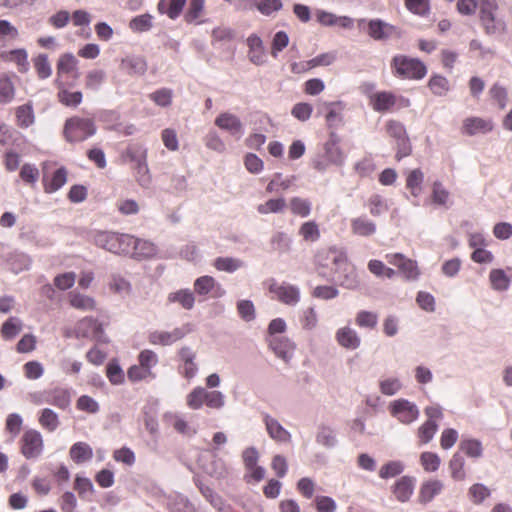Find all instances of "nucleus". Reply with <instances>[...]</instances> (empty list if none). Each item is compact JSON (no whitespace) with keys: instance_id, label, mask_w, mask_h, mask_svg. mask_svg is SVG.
<instances>
[{"instance_id":"61","label":"nucleus","mask_w":512,"mask_h":512,"mask_svg":"<svg viewBox=\"0 0 512 512\" xmlns=\"http://www.w3.org/2000/svg\"><path fill=\"white\" fill-rule=\"evenodd\" d=\"M327 110L325 119L328 127H334L341 122V111L340 103H325Z\"/></svg>"},{"instance_id":"12","label":"nucleus","mask_w":512,"mask_h":512,"mask_svg":"<svg viewBox=\"0 0 512 512\" xmlns=\"http://www.w3.org/2000/svg\"><path fill=\"white\" fill-rule=\"evenodd\" d=\"M72 85L64 80H55L58 101L66 107L76 108L82 103L83 94L81 91H70Z\"/></svg>"},{"instance_id":"13","label":"nucleus","mask_w":512,"mask_h":512,"mask_svg":"<svg viewBox=\"0 0 512 512\" xmlns=\"http://www.w3.org/2000/svg\"><path fill=\"white\" fill-rule=\"evenodd\" d=\"M391 68L395 76L402 79L416 78V59L405 55H396L392 59Z\"/></svg>"},{"instance_id":"14","label":"nucleus","mask_w":512,"mask_h":512,"mask_svg":"<svg viewBox=\"0 0 512 512\" xmlns=\"http://www.w3.org/2000/svg\"><path fill=\"white\" fill-rule=\"evenodd\" d=\"M79 61L72 53H64L59 56L56 71L57 76L55 80H63L65 75L71 74L74 80L79 78Z\"/></svg>"},{"instance_id":"62","label":"nucleus","mask_w":512,"mask_h":512,"mask_svg":"<svg viewBox=\"0 0 512 512\" xmlns=\"http://www.w3.org/2000/svg\"><path fill=\"white\" fill-rule=\"evenodd\" d=\"M23 372L27 379L37 380L43 376L44 367L39 361L32 360L23 365Z\"/></svg>"},{"instance_id":"23","label":"nucleus","mask_w":512,"mask_h":512,"mask_svg":"<svg viewBox=\"0 0 512 512\" xmlns=\"http://www.w3.org/2000/svg\"><path fill=\"white\" fill-rule=\"evenodd\" d=\"M493 130V123L479 117H469L463 122L462 133L473 136L478 133L486 134Z\"/></svg>"},{"instance_id":"43","label":"nucleus","mask_w":512,"mask_h":512,"mask_svg":"<svg viewBox=\"0 0 512 512\" xmlns=\"http://www.w3.org/2000/svg\"><path fill=\"white\" fill-rule=\"evenodd\" d=\"M393 493L399 501H407L413 493V483L408 477L399 479L393 489Z\"/></svg>"},{"instance_id":"26","label":"nucleus","mask_w":512,"mask_h":512,"mask_svg":"<svg viewBox=\"0 0 512 512\" xmlns=\"http://www.w3.org/2000/svg\"><path fill=\"white\" fill-rule=\"evenodd\" d=\"M336 340L341 347L349 350L359 348L361 343V339L357 332L350 327H342L338 329L336 332Z\"/></svg>"},{"instance_id":"21","label":"nucleus","mask_w":512,"mask_h":512,"mask_svg":"<svg viewBox=\"0 0 512 512\" xmlns=\"http://www.w3.org/2000/svg\"><path fill=\"white\" fill-rule=\"evenodd\" d=\"M387 262L398 268L399 272L407 279L414 278L415 265L411 259L401 253H389L385 256Z\"/></svg>"},{"instance_id":"42","label":"nucleus","mask_w":512,"mask_h":512,"mask_svg":"<svg viewBox=\"0 0 512 512\" xmlns=\"http://www.w3.org/2000/svg\"><path fill=\"white\" fill-rule=\"evenodd\" d=\"M106 74L101 69H93L86 73L84 86L87 90L98 91L104 83Z\"/></svg>"},{"instance_id":"50","label":"nucleus","mask_w":512,"mask_h":512,"mask_svg":"<svg viewBox=\"0 0 512 512\" xmlns=\"http://www.w3.org/2000/svg\"><path fill=\"white\" fill-rule=\"evenodd\" d=\"M286 208V201L284 198H276L269 199L266 202L259 204L257 206V211L260 214H269V213H280L283 212Z\"/></svg>"},{"instance_id":"49","label":"nucleus","mask_w":512,"mask_h":512,"mask_svg":"<svg viewBox=\"0 0 512 512\" xmlns=\"http://www.w3.org/2000/svg\"><path fill=\"white\" fill-rule=\"evenodd\" d=\"M15 87L7 75L0 76V103L7 104L14 99Z\"/></svg>"},{"instance_id":"60","label":"nucleus","mask_w":512,"mask_h":512,"mask_svg":"<svg viewBox=\"0 0 512 512\" xmlns=\"http://www.w3.org/2000/svg\"><path fill=\"white\" fill-rule=\"evenodd\" d=\"M291 212L300 217H307L311 212V203L307 199L293 197L290 200Z\"/></svg>"},{"instance_id":"24","label":"nucleus","mask_w":512,"mask_h":512,"mask_svg":"<svg viewBox=\"0 0 512 512\" xmlns=\"http://www.w3.org/2000/svg\"><path fill=\"white\" fill-rule=\"evenodd\" d=\"M68 171L65 167L57 169L51 176H43V188L46 193L58 191L67 182Z\"/></svg>"},{"instance_id":"25","label":"nucleus","mask_w":512,"mask_h":512,"mask_svg":"<svg viewBox=\"0 0 512 512\" xmlns=\"http://www.w3.org/2000/svg\"><path fill=\"white\" fill-rule=\"evenodd\" d=\"M264 422L266 430L273 440L281 443L290 442L291 434L276 419L265 415Z\"/></svg>"},{"instance_id":"37","label":"nucleus","mask_w":512,"mask_h":512,"mask_svg":"<svg viewBox=\"0 0 512 512\" xmlns=\"http://www.w3.org/2000/svg\"><path fill=\"white\" fill-rule=\"evenodd\" d=\"M121 68L130 75H143L147 70V63L142 57H127L122 60Z\"/></svg>"},{"instance_id":"36","label":"nucleus","mask_w":512,"mask_h":512,"mask_svg":"<svg viewBox=\"0 0 512 512\" xmlns=\"http://www.w3.org/2000/svg\"><path fill=\"white\" fill-rule=\"evenodd\" d=\"M131 252L135 257L149 258L155 255V245L147 240L138 239L133 236V242L131 243Z\"/></svg>"},{"instance_id":"22","label":"nucleus","mask_w":512,"mask_h":512,"mask_svg":"<svg viewBox=\"0 0 512 512\" xmlns=\"http://www.w3.org/2000/svg\"><path fill=\"white\" fill-rule=\"evenodd\" d=\"M247 46L249 60L255 65H263L266 61V54L262 39L256 34H251L247 38Z\"/></svg>"},{"instance_id":"28","label":"nucleus","mask_w":512,"mask_h":512,"mask_svg":"<svg viewBox=\"0 0 512 512\" xmlns=\"http://www.w3.org/2000/svg\"><path fill=\"white\" fill-rule=\"evenodd\" d=\"M3 60L13 62L20 73H26L29 69L28 55L25 49H14L1 54Z\"/></svg>"},{"instance_id":"7","label":"nucleus","mask_w":512,"mask_h":512,"mask_svg":"<svg viewBox=\"0 0 512 512\" xmlns=\"http://www.w3.org/2000/svg\"><path fill=\"white\" fill-rule=\"evenodd\" d=\"M268 289L269 292L273 294V298L286 305L294 306L300 300V291L298 287L294 285L286 283L280 284L274 279H271L269 281Z\"/></svg>"},{"instance_id":"3","label":"nucleus","mask_w":512,"mask_h":512,"mask_svg":"<svg viewBox=\"0 0 512 512\" xmlns=\"http://www.w3.org/2000/svg\"><path fill=\"white\" fill-rule=\"evenodd\" d=\"M224 402V395L220 391H208L201 386L195 387L186 396V404L192 410H199L203 405L211 409H220Z\"/></svg>"},{"instance_id":"34","label":"nucleus","mask_w":512,"mask_h":512,"mask_svg":"<svg viewBox=\"0 0 512 512\" xmlns=\"http://www.w3.org/2000/svg\"><path fill=\"white\" fill-rule=\"evenodd\" d=\"M351 230L355 235L368 237L375 233L376 225L366 217L360 216L351 220Z\"/></svg>"},{"instance_id":"41","label":"nucleus","mask_w":512,"mask_h":512,"mask_svg":"<svg viewBox=\"0 0 512 512\" xmlns=\"http://www.w3.org/2000/svg\"><path fill=\"white\" fill-rule=\"evenodd\" d=\"M465 459L460 452L453 454L449 461V470L451 477L456 481H463L466 478L464 470Z\"/></svg>"},{"instance_id":"57","label":"nucleus","mask_w":512,"mask_h":512,"mask_svg":"<svg viewBox=\"0 0 512 512\" xmlns=\"http://www.w3.org/2000/svg\"><path fill=\"white\" fill-rule=\"evenodd\" d=\"M127 377L129 381L135 383L139 382L148 378H153L154 374L152 370H148L147 368L143 367L142 365H132L127 370Z\"/></svg>"},{"instance_id":"55","label":"nucleus","mask_w":512,"mask_h":512,"mask_svg":"<svg viewBox=\"0 0 512 512\" xmlns=\"http://www.w3.org/2000/svg\"><path fill=\"white\" fill-rule=\"evenodd\" d=\"M39 170L34 164L25 163L19 172V176L23 182L34 187L39 178Z\"/></svg>"},{"instance_id":"27","label":"nucleus","mask_w":512,"mask_h":512,"mask_svg":"<svg viewBox=\"0 0 512 512\" xmlns=\"http://www.w3.org/2000/svg\"><path fill=\"white\" fill-rule=\"evenodd\" d=\"M70 459L76 464H82L93 458V449L86 442H76L69 450Z\"/></svg>"},{"instance_id":"19","label":"nucleus","mask_w":512,"mask_h":512,"mask_svg":"<svg viewBox=\"0 0 512 512\" xmlns=\"http://www.w3.org/2000/svg\"><path fill=\"white\" fill-rule=\"evenodd\" d=\"M334 264L337 265L341 270L345 272V275L334 277L333 280L337 282L339 285L347 288V289H355L358 287L357 275L345 259L340 257H335L333 260Z\"/></svg>"},{"instance_id":"29","label":"nucleus","mask_w":512,"mask_h":512,"mask_svg":"<svg viewBox=\"0 0 512 512\" xmlns=\"http://www.w3.org/2000/svg\"><path fill=\"white\" fill-rule=\"evenodd\" d=\"M450 199V193L448 190H446L442 183L436 181L433 183L432 187V193L431 195L425 199L424 205H436V206H445L448 208L447 205Z\"/></svg>"},{"instance_id":"4","label":"nucleus","mask_w":512,"mask_h":512,"mask_svg":"<svg viewBox=\"0 0 512 512\" xmlns=\"http://www.w3.org/2000/svg\"><path fill=\"white\" fill-rule=\"evenodd\" d=\"M387 135L394 139L397 146L396 159L399 161L411 153V146L406 136L404 126L397 121L390 120L385 125Z\"/></svg>"},{"instance_id":"5","label":"nucleus","mask_w":512,"mask_h":512,"mask_svg":"<svg viewBox=\"0 0 512 512\" xmlns=\"http://www.w3.org/2000/svg\"><path fill=\"white\" fill-rule=\"evenodd\" d=\"M74 334L76 338H86L105 342L103 325L93 317H84L79 320L75 325Z\"/></svg>"},{"instance_id":"35","label":"nucleus","mask_w":512,"mask_h":512,"mask_svg":"<svg viewBox=\"0 0 512 512\" xmlns=\"http://www.w3.org/2000/svg\"><path fill=\"white\" fill-rule=\"evenodd\" d=\"M38 422L48 432H54L60 425L58 414L50 408H44L39 411Z\"/></svg>"},{"instance_id":"48","label":"nucleus","mask_w":512,"mask_h":512,"mask_svg":"<svg viewBox=\"0 0 512 512\" xmlns=\"http://www.w3.org/2000/svg\"><path fill=\"white\" fill-rule=\"evenodd\" d=\"M22 330L21 320L16 317L7 319L1 327V336L5 340H11Z\"/></svg>"},{"instance_id":"47","label":"nucleus","mask_w":512,"mask_h":512,"mask_svg":"<svg viewBox=\"0 0 512 512\" xmlns=\"http://www.w3.org/2000/svg\"><path fill=\"white\" fill-rule=\"evenodd\" d=\"M32 61L38 78L47 79L51 76L52 68L46 54H39Z\"/></svg>"},{"instance_id":"16","label":"nucleus","mask_w":512,"mask_h":512,"mask_svg":"<svg viewBox=\"0 0 512 512\" xmlns=\"http://www.w3.org/2000/svg\"><path fill=\"white\" fill-rule=\"evenodd\" d=\"M215 125L221 130H225L238 138L243 134V125L241 120L236 115L229 112L219 114L215 119Z\"/></svg>"},{"instance_id":"45","label":"nucleus","mask_w":512,"mask_h":512,"mask_svg":"<svg viewBox=\"0 0 512 512\" xmlns=\"http://www.w3.org/2000/svg\"><path fill=\"white\" fill-rule=\"evenodd\" d=\"M15 115L19 127L27 128L34 123V112L30 103L17 107Z\"/></svg>"},{"instance_id":"15","label":"nucleus","mask_w":512,"mask_h":512,"mask_svg":"<svg viewBox=\"0 0 512 512\" xmlns=\"http://www.w3.org/2000/svg\"><path fill=\"white\" fill-rule=\"evenodd\" d=\"M45 403L53 405L61 410H66L71 404L70 390L63 387H54L43 392Z\"/></svg>"},{"instance_id":"11","label":"nucleus","mask_w":512,"mask_h":512,"mask_svg":"<svg viewBox=\"0 0 512 512\" xmlns=\"http://www.w3.org/2000/svg\"><path fill=\"white\" fill-rule=\"evenodd\" d=\"M194 291L199 296L210 294L213 298H220L225 295V290L216 279L209 275H204L194 281Z\"/></svg>"},{"instance_id":"58","label":"nucleus","mask_w":512,"mask_h":512,"mask_svg":"<svg viewBox=\"0 0 512 512\" xmlns=\"http://www.w3.org/2000/svg\"><path fill=\"white\" fill-rule=\"evenodd\" d=\"M152 27V16L150 14H142L134 17L129 22V28L134 32H145Z\"/></svg>"},{"instance_id":"44","label":"nucleus","mask_w":512,"mask_h":512,"mask_svg":"<svg viewBox=\"0 0 512 512\" xmlns=\"http://www.w3.org/2000/svg\"><path fill=\"white\" fill-rule=\"evenodd\" d=\"M298 232L306 242H316L321 236L319 225L313 220L302 223Z\"/></svg>"},{"instance_id":"20","label":"nucleus","mask_w":512,"mask_h":512,"mask_svg":"<svg viewBox=\"0 0 512 512\" xmlns=\"http://www.w3.org/2000/svg\"><path fill=\"white\" fill-rule=\"evenodd\" d=\"M396 95L392 92H376L369 97V104L374 111L387 112L391 110L396 104Z\"/></svg>"},{"instance_id":"31","label":"nucleus","mask_w":512,"mask_h":512,"mask_svg":"<svg viewBox=\"0 0 512 512\" xmlns=\"http://www.w3.org/2000/svg\"><path fill=\"white\" fill-rule=\"evenodd\" d=\"M270 346L275 354L285 361H288L294 352L295 345L284 337H275L270 341Z\"/></svg>"},{"instance_id":"38","label":"nucleus","mask_w":512,"mask_h":512,"mask_svg":"<svg viewBox=\"0 0 512 512\" xmlns=\"http://www.w3.org/2000/svg\"><path fill=\"white\" fill-rule=\"evenodd\" d=\"M167 299L170 303H179L186 310H191L195 304L194 294L189 289H180L172 292L168 295Z\"/></svg>"},{"instance_id":"6","label":"nucleus","mask_w":512,"mask_h":512,"mask_svg":"<svg viewBox=\"0 0 512 512\" xmlns=\"http://www.w3.org/2000/svg\"><path fill=\"white\" fill-rule=\"evenodd\" d=\"M21 453L27 459H34L41 455L44 443L41 433L35 429L24 432L20 440Z\"/></svg>"},{"instance_id":"17","label":"nucleus","mask_w":512,"mask_h":512,"mask_svg":"<svg viewBox=\"0 0 512 512\" xmlns=\"http://www.w3.org/2000/svg\"><path fill=\"white\" fill-rule=\"evenodd\" d=\"M392 416L400 419L403 423H410L416 418L414 405L405 399H398L389 405Z\"/></svg>"},{"instance_id":"54","label":"nucleus","mask_w":512,"mask_h":512,"mask_svg":"<svg viewBox=\"0 0 512 512\" xmlns=\"http://www.w3.org/2000/svg\"><path fill=\"white\" fill-rule=\"evenodd\" d=\"M325 151L329 160L337 165H341L344 162V155L338 146V140L333 136L325 145Z\"/></svg>"},{"instance_id":"52","label":"nucleus","mask_w":512,"mask_h":512,"mask_svg":"<svg viewBox=\"0 0 512 512\" xmlns=\"http://www.w3.org/2000/svg\"><path fill=\"white\" fill-rule=\"evenodd\" d=\"M242 261L232 257H218L214 260V267L218 271H225L228 273L235 272L242 267Z\"/></svg>"},{"instance_id":"51","label":"nucleus","mask_w":512,"mask_h":512,"mask_svg":"<svg viewBox=\"0 0 512 512\" xmlns=\"http://www.w3.org/2000/svg\"><path fill=\"white\" fill-rule=\"evenodd\" d=\"M490 495V489L482 483H475L468 490L469 499L476 505L481 504Z\"/></svg>"},{"instance_id":"53","label":"nucleus","mask_w":512,"mask_h":512,"mask_svg":"<svg viewBox=\"0 0 512 512\" xmlns=\"http://www.w3.org/2000/svg\"><path fill=\"white\" fill-rule=\"evenodd\" d=\"M106 376L113 385H119L124 382L125 375L117 360H111L107 364Z\"/></svg>"},{"instance_id":"1","label":"nucleus","mask_w":512,"mask_h":512,"mask_svg":"<svg viewBox=\"0 0 512 512\" xmlns=\"http://www.w3.org/2000/svg\"><path fill=\"white\" fill-rule=\"evenodd\" d=\"M96 125L93 119L78 115L66 119L63 135L70 143H79L87 140L96 133Z\"/></svg>"},{"instance_id":"56","label":"nucleus","mask_w":512,"mask_h":512,"mask_svg":"<svg viewBox=\"0 0 512 512\" xmlns=\"http://www.w3.org/2000/svg\"><path fill=\"white\" fill-rule=\"evenodd\" d=\"M369 271L377 277L393 278L396 274L395 270L387 267L382 261L372 259L368 262Z\"/></svg>"},{"instance_id":"9","label":"nucleus","mask_w":512,"mask_h":512,"mask_svg":"<svg viewBox=\"0 0 512 512\" xmlns=\"http://www.w3.org/2000/svg\"><path fill=\"white\" fill-rule=\"evenodd\" d=\"M188 325L183 327H177L172 331H153L148 335L149 343L153 345L168 346L181 340L186 334L190 332Z\"/></svg>"},{"instance_id":"2","label":"nucleus","mask_w":512,"mask_h":512,"mask_svg":"<svg viewBox=\"0 0 512 512\" xmlns=\"http://www.w3.org/2000/svg\"><path fill=\"white\" fill-rule=\"evenodd\" d=\"M94 242L97 246L115 254H127L131 252L133 236L115 232H97L94 235Z\"/></svg>"},{"instance_id":"30","label":"nucleus","mask_w":512,"mask_h":512,"mask_svg":"<svg viewBox=\"0 0 512 512\" xmlns=\"http://www.w3.org/2000/svg\"><path fill=\"white\" fill-rule=\"evenodd\" d=\"M187 0H159L157 10L174 20L180 16Z\"/></svg>"},{"instance_id":"39","label":"nucleus","mask_w":512,"mask_h":512,"mask_svg":"<svg viewBox=\"0 0 512 512\" xmlns=\"http://www.w3.org/2000/svg\"><path fill=\"white\" fill-rule=\"evenodd\" d=\"M444 485L440 480H429L421 486L420 501L422 503L430 502L436 495L440 494Z\"/></svg>"},{"instance_id":"63","label":"nucleus","mask_w":512,"mask_h":512,"mask_svg":"<svg viewBox=\"0 0 512 512\" xmlns=\"http://www.w3.org/2000/svg\"><path fill=\"white\" fill-rule=\"evenodd\" d=\"M313 112L311 104L306 102L296 103L291 110V115L301 122H306L310 119Z\"/></svg>"},{"instance_id":"40","label":"nucleus","mask_w":512,"mask_h":512,"mask_svg":"<svg viewBox=\"0 0 512 512\" xmlns=\"http://www.w3.org/2000/svg\"><path fill=\"white\" fill-rule=\"evenodd\" d=\"M495 4L493 1L490 0H484L482 2L481 8H480V18L485 26V29L487 33H493L495 32V25H494V11Z\"/></svg>"},{"instance_id":"59","label":"nucleus","mask_w":512,"mask_h":512,"mask_svg":"<svg viewBox=\"0 0 512 512\" xmlns=\"http://www.w3.org/2000/svg\"><path fill=\"white\" fill-rule=\"evenodd\" d=\"M254 3L257 10L266 16L281 10L283 7L281 0H254Z\"/></svg>"},{"instance_id":"46","label":"nucleus","mask_w":512,"mask_h":512,"mask_svg":"<svg viewBox=\"0 0 512 512\" xmlns=\"http://www.w3.org/2000/svg\"><path fill=\"white\" fill-rule=\"evenodd\" d=\"M459 450L470 458H480L483 454L482 444L476 439L461 440Z\"/></svg>"},{"instance_id":"64","label":"nucleus","mask_w":512,"mask_h":512,"mask_svg":"<svg viewBox=\"0 0 512 512\" xmlns=\"http://www.w3.org/2000/svg\"><path fill=\"white\" fill-rule=\"evenodd\" d=\"M402 388V383L398 378H387L379 382L380 392L387 396H392L398 393Z\"/></svg>"},{"instance_id":"33","label":"nucleus","mask_w":512,"mask_h":512,"mask_svg":"<svg viewBox=\"0 0 512 512\" xmlns=\"http://www.w3.org/2000/svg\"><path fill=\"white\" fill-rule=\"evenodd\" d=\"M489 281L493 290L504 292L509 289L512 278L503 269H492L489 273Z\"/></svg>"},{"instance_id":"10","label":"nucleus","mask_w":512,"mask_h":512,"mask_svg":"<svg viewBox=\"0 0 512 512\" xmlns=\"http://www.w3.org/2000/svg\"><path fill=\"white\" fill-rule=\"evenodd\" d=\"M367 33L372 39L377 41L400 36L399 30L395 26L380 19H373L367 22Z\"/></svg>"},{"instance_id":"32","label":"nucleus","mask_w":512,"mask_h":512,"mask_svg":"<svg viewBox=\"0 0 512 512\" xmlns=\"http://www.w3.org/2000/svg\"><path fill=\"white\" fill-rule=\"evenodd\" d=\"M69 304L81 311H93L96 309V301L93 297L79 292H70L68 295Z\"/></svg>"},{"instance_id":"18","label":"nucleus","mask_w":512,"mask_h":512,"mask_svg":"<svg viewBox=\"0 0 512 512\" xmlns=\"http://www.w3.org/2000/svg\"><path fill=\"white\" fill-rule=\"evenodd\" d=\"M179 357L181 364L179 366V372L186 379H192L197 371L198 367L195 363L196 354L189 347H182L179 350Z\"/></svg>"},{"instance_id":"8","label":"nucleus","mask_w":512,"mask_h":512,"mask_svg":"<svg viewBox=\"0 0 512 512\" xmlns=\"http://www.w3.org/2000/svg\"><path fill=\"white\" fill-rule=\"evenodd\" d=\"M427 421L418 429V436L424 443L431 441L437 432V419L443 418V412L440 406L432 405L424 409Z\"/></svg>"}]
</instances>
